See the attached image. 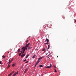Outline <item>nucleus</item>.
<instances>
[{"instance_id": "f257e3e1", "label": "nucleus", "mask_w": 76, "mask_h": 76, "mask_svg": "<svg viewBox=\"0 0 76 76\" xmlns=\"http://www.w3.org/2000/svg\"><path fill=\"white\" fill-rule=\"evenodd\" d=\"M25 50H27V48H25L24 47H23L20 51L21 53L22 54H23L25 53Z\"/></svg>"}, {"instance_id": "f03ea898", "label": "nucleus", "mask_w": 76, "mask_h": 76, "mask_svg": "<svg viewBox=\"0 0 76 76\" xmlns=\"http://www.w3.org/2000/svg\"><path fill=\"white\" fill-rule=\"evenodd\" d=\"M42 57H41L40 58H39V60H38V61H37V62L36 63V64L35 65V67H36V66H37V64H38V63H39V61H41V59H42Z\"/></svg>"}, {"instance_id": "7ed1b4c3", "label": "nucleus", "mask_w": 76, "mask_h": 76, "mask_svg": "<svg viewBox=\"0 0 76 76\" xmlns=\"http://www.w3.org/2000/svg\"><path fill=\"white\" fill-rule=\"evenodd\" d=\"M13 60V58H12V59L10 61V59L9 60V64H10L11 61H12Z\"/></svg>"}, {"instance_id": "20e7f679", "label": "nucleus", "mask_w": 76, "mask_h": 76, "mask_svg": "<svg viewBox=\"0 0 76 76\" xmlns=\"http://www.w3.org/2000/svg\"><path fill=\"white\" fill-rule=\"evenodd\" d=\"M48 57L49 58H51V53H50V54L48 56Z\"/></svg>"}, {"instance_id": "39448f33", "label": "nucleus", "mask_w": 76, "mask_h": 76, "mask_svg": "<svg viewBox=\"0 0 76 76\" xmlns=\"http://www.w3.org/2000/svg\"><path fill=\"white\" fill-rule=\"evenodd\" d=\"M52 66V65L51 64H50V66H46L45 68H50V67H51Z\"/></svg>"}, {"instance_id": "423d86ee", "label": "nucleus", "mask_w": 76, "mask_h": 76, "mask_svg": "<svg viewBox=\"0 0 76 76\" xmlns=\"http://www.w3.org/2000/svg\"><path fill=\"white\" fill-rule=\"evenodd\" d=\"M29 47V45H28V44H26V46L25 47H24L25 48H27L26 47Z\"/></svg>"}, {"instance_id": "0eeeda50", "label": "nucleus", "mask_w": 76, "mask_h": 76, "mask_svg": "<svg viewBox=\"0 0 76 76\" xmlns=\"http://www.w3.org/2000/svg\"><path fill=\"white\" fill-rule=\"evenodd\" d=\"M46 40L47 42H48V43H49V42H50V41H49V40H48V39H47V38H46Z\"/></svg>"}, {"instance_id": "6e6552de", "label": "nucleus", "mask_w": 76, "mask_h": 76, "mask_svg": "<svg viewBox=\"0 0 76 76\" xmlns=\"http://www.w3.org/2000/svg\"><path fill=\"white\" fill-rule=\"evenodd\" d=\"M18 73V72H16L13 75V76H15Z\"/></svg>"}, {"instance_id": "1a4fd4ad", "label": "nucleus", "mask_w": 76, "mask_h": 76, "mask_svg": "<svg viewBox=\"0 0 76 76\" xmlns=\"http://www.w3.org/2000/svg\"><path fill=\"white\" fill-rule=\"evenodd\" d=\"M28 71V69H26L24 72V73H26V71Z\"/></svg>"}, {"instance_id": "9d476101", "label": "nucleus", "mask_w": 76, "mask_h": 76, "mask_svg": "<svg viewBox=\"0 0 76 76\" xmlns=\"http://www.w3.org/2000/svg\"><path fill=\"white\" fill-rule=\"evenodd\" d=\"M50 45H49L48 47V49L50 48Z\"/></svg>"}, {"instance_id": "9b49d317", "label": "nucleus", "mask_w": 76, "mask_h": 76, "mask_svg": "<svg viewBox=\"0 0 76 76\" xmlns=\"http://www.w3.org/2000/svg\"><path fill=\"white\" fill-rule=\"evenodd\" d=\"M15 65H16V64H15V63H14L12 65V67H15Z\"/></svg>"}, {"instance_id": "f8f14e48", "label": "nucleus", "mask_w": 76, "mask_h": 76, "mask_svg": "<svg viewBox=\"0 0 76 76\" xmlns=\"http://www.w3.org/2000/svg\"><path fill=\"white\" fill-rule=\"evenodd\" d=\"M29 57V54H28L27 55H26V58H27Z\"/></svg>"}, {"instance_id": "ddd939ff", "label": "nucleus", "mask_w": 76, "mask_h": 76, "mask_svg": "<svg viewBox=\"0 0 76 76\" xmlns=\"http://www.w3.org/2000/svg\"><path fill=\"white\" fill-rule=\"evenodd\" d=\"M2 57L3 58H6V56L3 55L2 56Z\"/></svg>"}, {"instance_id": "4468645a", "label": "nucleus", "mask_w": 76, "mask_h": 76, "mask_svg": "<svg viewBox=\"0 0 76 76\" xmlns=\"http://www.w3.org/2000/svg\"><path fill=\"white\" fill-rule=\"evenodd\" d=\"M25 54H23L22 55H21V57H24V56H25Z\"/></svg>"}, {"instance_id": "2eb2a0df", "label": "nucleus", "mask_w": 76, "mask_h": 76, "mask_svg": "<svg viewBox=\"0 0 76 76\" xmlns=\"http://www.w3.org/2000/svg\"><path fill=\"white\" fill-rule=\"evenodd\" d=\"M18 53H19V52H20V49H19L18 50Z\"/></svg>"}, {"instance_id": "dca6fc26", "label": "nucleus", "mask_w": 76, "mask_h": 76, "mask_svg": "<svg viewBox=\"0 0 76 76\" xmlns=\"http://www.w3.org/2000/svg\"><path fill=\"white\" fill-rule=\"evenodd\" d=\"M12 73H11L10 74H9L8 75V76H10L11 75H12Z\"/></svg>"}, {"instance_id": "f3484780", "label": "nucleus", "mask_w": 76, "mask_h": 76, "mask_svg": "<svg viewBox=\"0 0 76 76\" xmlns=\"http://www.w3.org/2000/svg\"><path fill=\"white\" fill-rule=\"evenodd\" d=\"M39 67H42V65H39Z\"/></svg>"}, {"instance_id": "a211bd4d", "label": "nucleus", "mask_w": 76, "mask_h": 76, "mask_svg": "<svg viewBox=\"0 0 76 76\" xmlns=\"http://www.w3.org/2000/svg\"><path fill=\"white\" fill-rule=\"evenodd\" d=\"M10 65H8V67H7V69H9V67H10Z\"/></svg>"}, {"instance_id": "6ab92c4d", "label": "nucleus", "mask_w": 76, "mask_h": 76, "mask_svg": "<svg viewBox=\"0 0 76 76\" xmlns=\"http://www.w3.org/2000/svg\"><path fill=\"white\" fill-rule=\"evenodd\" d=\"M49 44V43H48V42L47 43H45V44H47V45H48V44Z\"/></svg>"}, {"instance_id": "aec40b11", "label": "nucleus", "mask_w": 76, "mask_h": 76, "mask_svg": "<svg viewBox=\"0 0 76 76\" xmlns=\"http://www.w3.org/2000/svg\"><path fill=\"white\" fill-rule=\"evenodd\" d=\"M53 66L54 67H55V68H56V66L54 65H53Z\"/></svg>"}, {"instance_id": "412c9836", "label": "nucleus", "mask_w": 76, "mask_h": 76, "mask_svg": "<svg viewBox=\"0 0 76 76\" xmlns=\"http://www.w3.org/2000/svg\"><path fill=\"white\" fill-rule=\"evenodd\" d=\"M21 55V53H20L19 54V56H20Z\"/></svg>"}, {"instance_id": "4be33fe9", "label": "nucleus", "mask_w": 76, "mask_h": 76, "mask_svg": "<svg viewBox=\"0 0 76 76\" xmlns=\"http://www.w3.org/2000/svg\"><path fill=\"white\" fill-rule=\"evenodd\" d=\"M35 57V55H34L33 56V58H34Z\"/></svg>"}, {"instance_id": "5701e85b", "label": "nucleus", "mask_w": 76, "mask_h": 76, "mask_svg": "<svg viewBox=\"0 0 76 76\" xmlns=\"http://www.w3.org/2000/svg\"><path fill=\"white\" fill-rule=\"evenodd\" d=\"M42 51H45V49H44L42 50Z\"/></svg>"}, {"instance_id": "b1692460", "label": "nucleus", "mask_w": 76, "mask_h": 76, "mask_svg": "<svg viewBox=\"0 0 76 76\" xmlns=\"http://www.w3.org/2000/svg\"><path fill=\"white\" fill-rule=\"evenodd\" d=\"M26 61V59H25L24 60H23V61L24 62H25V61Z\"/></svg>"}, {"instance_id": "393cba45", "label": "nucleus", "mask_w": 76, "mask_h": 76, "mask_svg": "<svg viewBox=\"0 0 76 76\" xmlns=\"http://www.w3.org/2000/svg\"><path fill=\"white\" fill-rule=\"evenodd\" d=\"M28 61H27L26 62H25V63H26H26H28Z\"/></svg>"}, {"instance_id": "a878e982", "label": "nucleus", "mask_w": 76, "mask_h": 76, "mask_svg": "<svg viewBox=\"0 0 76 76\" xmlns=\"http://www.w3.org/2000/svg\"><path fill=\"white\" fill-rule=\"evenodd\" d=\"M31 48V47H29L28 48V49H30Z\"/></svg>"}, {"instance_id": "bb28decb", "label": "nucleus", "mask_w": 76, "mask_h": 76, "mask_svg": "<svg viewBox=\"0 0 76 76\" xmlns=\"http://www.w3.org/2000/svg\"><path fill=\"white\" fill-rule=\"evenodd\" d=\"M28 42V40H27V41H26V42Z\"/></svg>"}, {"instance_id": "cd10ccee", "label": "nucleus", "mask_w": 76, "mask_h": 76, "mask_svg": "<svg viewBox=\"0 0 76 76\" xmlns=\"http://www.w3.org/2000/svg\"><path fill=\"white\" fill-rule=\"evenodd\" d=\"M55 72H56L57 70H56V69H55Z\"/></svg>"}, {"instance_id": "c85d7f7f", "label": "nucleus", "mask_w": 76, "mask_h": 76, "mask_svg": "<svg viewBox=\"0 0 76 76\" xmlns=\"http://www.w3.org/2000/svg\"><path fill=\"white\" fill-rule=\"evenodd\" d=\"M30 44V43H28V45H29Z\"/></svg>"}, {"instance_id": "c756f323", "label": "nucleus", "mask_w": 76, "mask_h": 76, "mask_svg": "<svg viewBox=\"0 0 76 76\" xmlns=\"http://www.w3.org/2000/svg\"><path fill=\"white\" fill-rule=\"evenodd\" d=\"M0 64H1V61H0Z\"/></svg>"}, {"instance_id": "7c9ffc66", "label": "nucleus", "mask_w": 76, "mask_h": 76, "mask_svg": "<svg viewBox=\"0 0 76 76\" xmlns=\"http://www.w3.org/2000/svg\"><path fill=\"white\" fill-rule=\"evenodd\" d=\"M14 73V71H12V73Z\"/></svg>"}, {"instance_id": "2f4dec72", "label": "nucleus", "mask_w": 76, "mask_h": 76, "mask_svg": "<svg viewBox=\"0 0 76 76\" xmlns=\"http://www.w3.org/2000/svg\"><path fill=\"white\" fill-rule=\"evenodd\" d=\"M48 55V53H47L46 54V56H47V55Z\"/></svg>"}, {"instance_id": "473e14b6", "label": "nucleus", "mask_w": 76, "mask_h": 76, "mask_svg": "<svg viewBox=\"0 0 76 76\" xmlns=\"http://www.w3.org/2000/svg\"><path fill=\"white\" fill-rule=\"evenodd\" d=\"M75 22L76 23V20H75Z\"/></svg>"}, {"instance_id": "72a5a7b5", "label": "nucleus", "mask_w": 76, "mask_h": 76, "mask_svg": "<svg viewBox=\"0 0 76 76\" xmlns=\"http://www.w3.org/2000/svg\"><path fill=\"white\" fill-rule=\"evenodd\" d=\"M57 57H58V56H57Z\"/></svg>"}, {"instance_id": "f704fd0d", "label": "nucleus", "mask_w": 76, "mask_h": 76, "mask_svg": "<svg viewBox=\"0 0 76 76\" xmlns=\"http://www.w3.org/2000/svg\"><path fill=\"white\" fill-rule=\"evenodd\" d=\"M30 37H31V36H29Z\"/></svg>"}, {"instance_id": "c9c22d12", "label": "nucleus", "mask_w": 76, "mask_h": 76, "mask_svg": "<svg viewBox=\"0 0 76 76\" xmlns=\"http://www.w3.org/2000/svg\"><path fill=\"white\" fill-rule=\"evenodd\" d=\"M9 52H8V53H9Z\"/></svg>"}]
</instances>
